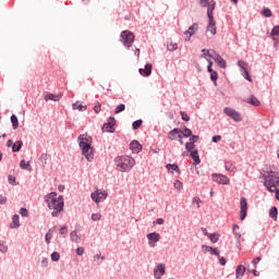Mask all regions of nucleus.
<instances>
[{
    "label": "nucleus",
    "mask_w": 279,
    "mask_h": 279,
    "mask_svg": "<svg viewBox=\"0 0 279 279\" xmlns=\"http://www.w3.org/2000/svg\"><path fill=\"white\" fill-rule=\"evenodd\" d=\"M45 202L47 203L48 208L52 210L51 217H59L64 208L63 195H59L58 197V194L54 192L48 193L45 195Z\"/></svg>",
    "instance_id": "f257e3e1"
},
{
    "label": "nucleus",
    "mask_w": 279,
    "mask_h": 279,
    "mask_svg": "<svg viewBox=\"0 0 279 279\" xmlns=\"http://www.w3.org/2000/svg\"><path fill=\"white\" fill-rule=\"evenodd\" d=\"M278 171H272V169H269L264 173V186L270 192L275 193L277 191L278 185Z\"/></svg>",
    "instance_id": "f03ea898"
},
{
    "label": "nucleus",
    "mask_w": 279,
    "mask_h": 279,
    "mask_svg": "<svg viewBox=\"0 0 279 279\" xmlns=\"http://www.w3.org/2000/svg\"><path fill=\"white\" fill-rule=\"evenodd\" d=\"M116 166L119 171L128 172L131 171L136 163L132 156H117L114 159Z\"/></svg>",
    "instance_id": "7ed1b4c3"
},
{
    "label": "nucleus",
    "mask_w": 279,
    "mask_h": 279,
    "mask_svg": "<svg viewBox=\"0 0 279 279\" xmlns=\"http://www.w3.org/2000/svg\"><path fill=\"white\" fill-rule=\"evenodd\" d=\"M134 39H135V35H134V33H132V31H122L121 32L120 40H121L122 45H124V47H126L128 49H130V47H132Z\"/></svg>",
    "instance_id": "20e7f679"
},
{
    "label": "nucleus",
    "mask_w": 279,
    "mask_h": 279,
    "mask_svg": "<svg viewBox=\"0 0 279 279\" xmlns=\"http://www.w3.org/2000/svg\"><path fill=\"white\" fill-rule=\"evenodd\" d=\"M84 157L86 158V160L88 162H93V160L95 158V151H94V147H93V136H90L88 142H87L85 153H84Z\"/></svg>",
    "instance_id": "39448f33"
},
{
    "label": "nucleus",
    "mask_w": 279,
    "mask_h": 279,
    "mask_svg": "<svg viewBox=\"0 0 279 279\" xmlns=\"http://www.w3.org/2000/svg\"><path fill=\"white\" fill-rule=\"evenodd\" d=\"M93 202L96 204H100V202H105L108 197L107 191H101V189H97L94 193L90 194Z\"/></svg>",
    "instance_id": "423d86ee"
},
{
    "label": "nucleus",
    "mask_w": 279,
    "mask_h": 279,
    "mask_svg": "<svg viewBox=\"0 0 279 279\" xmlns=\"http://www.w3.org/2000/svg\"><path fill=\"white\" fill-rule=\"evenodd\" d=\"M117 121L114 117H109L107 123L102 125V132H108L109 134H114Z\"/></svg>",
    "instance_id": "0eeeda50"
},
{
    "label": "nucleus",
    "mask_w": 279,
    "mask_h": 279,
    "mask_svg": "<svg viewBox=\"0 0 279 279\" xmlns=\"http://www.w3.org/2000/svg\"><path fill=\"white\" fill-rule=\"evenodd\" d=\"M223 113L227 117H230V119H233V121H235L236 123H241L243 121L242 114H240V112H238L233 108H225Z\"/></svg>",
    "instance_id": "6e6552de"
},
{
    "label": "nucleus",
    "mask_w": 279,
    "mask_h": 279,
    "mask_svg": "<svg viewBox=\"0 0 279 279\" xmlns=\"http://www.w3.org/2000/svg\"><path fill=\"white\" fill-rule=\"evenodd\" d=\"M89 140H90L89 134H80V136H77L78 147L82 150L83 156L86 151V147H87Z\"/></svg>",
    "instance_id": "1a4fd4ad"
},
{
    "label": "nucleus",
    "mask_w": 279,
    "mask_h": 279,
    "mask_svg": "<svg viewBox=\"0 0 279 279\" xmlns=\"http://www.w3.org/2000/svg\"><path fill=\"white\" fill-rule=\"evenodd\" d=\"M199 29V24L198 22H193L191 26H189L187 31H185V37L186 40H191L192 36H195Z\"/></svg>",
    "instance_id": "9d476101"
},
{
    "label": "nucleus",
    "mask_w": 279,
    "mask_h": 279,
    "mask_svg": "<svg viewBox=\"0 0 279 279\" xmlns=\"http://www.w3.org/2000/svg\"><path fill=\"white\" fill-rule=\"evenodd\" d=\"M241 210H240V219L241 221H244L247 217V199L246 197H241Z\"/></svg>",
    "instance_id": "9b49d317"
},
{
    "label": "nucleus",
    "mask_w": 279,
    "mask_h": 279,
    "mask_svg": "<svg viewBox=\"0 0 279 279\" xmlns=\"http://www.w3.org/2000/svg\"><path fill=\"white\" fill-rule=\"evenodd\" d=\"M147 239H148V245L150 247H156V243L160 241V234L158 232H149L147 234Z\"/></svg>",
    "instance_id": "f8f14e48"
},
{
    "label": "nucleus",
    "mask_w": 279,
    "mask_h": 279,
    "mask_svg": "<svg viewBox=\"0 0 279 279\" xmlns=\"http://www.w3.org/2000/svg\"><path fill=\"white\" fill-rule=\"evenodd\" d=\"M213 180L218 184H230L229 178H227V175H222L221 173H213Z\"/></svg>",
    "instance_id": "ddd939ff"
},
{
    "label": "nucleus",
    "mask_w": 279,
    "mask_h": 279,
    "mask_svg": "<svg viewBox=\"0 0 279 279\" xmlns=\"http://www.w3.org/2000/svg\"><path fill=\"white\" fill-rule=\"evenodd\" d=\"M213 60L220 66V69H227V62L219 56V53L216 52V50H213Z\"/></svg>",
    "instance_id": "4468645a"
},
{
    "label": "nucleus",
    "mask_w": 279,
    "mask_h": 279,
    "mask_svg": "<svg viewBox=\"0 0 279 279\" xmlns=\"http://www.w3.org/2000/svg\"><path fill=\"white\" fill-rule=\"evenodd\" d=\"M207 32H210V34L213 36H216V34H217V22H216L214 15H213V17H210V20H208Z\"/></svg>",
    "instance_id": "2eb2a0df"
},
{
    "label": "nucleus",
    "mask_w": 279,
    "mask_h": 279,
    "mask_svg": "<svg viewBox=\"0 0 279 279\" xmlns=\"http://www.w3.org/2000/svg\"><path fill=\"white\" fill-rule=\"evenodd\" d=\"M190 153V157L192 158V160L194 161V165H201V158L198 155V149H196V147H194L193 149L189 150Z\"/></svg>",
    "instance_id": "dca6fc26"
},
{
    "label": "nucleus",
    "mask_w": 279,
    "mask_h": 279,
    "mask_svg": "<svg viewBox=\"0 0 279 279\" xmlns=\"http://www.w3.org/2000/svg\"><path fill=\"white\" fill-rule=\"evenodd\" d=\"M130 149L133 154H140V151H142V149H143V145H141V143H138V141H132L130 143Z\"/></svg>",
    "instance_id": "f3484780"
},
{
    "label": "nucleus",
    "mask_w": 279,
    "mask_h": 279,
    "mask_svg": "<svg viewBox=\"0 0 279 279\" xmlns=\"http://www.w3.org/2000/svg\"><path fill=\"white\" fill-rule=\"evenodd\" d=\"M215 10H216V0H208V4H207L208 19H213Z\"/></svg>",
    "instance_id": "a211bd4d"
},
{
    "label": "nucleus",
    "mask_w": 279,
    "mask_h": 279,
    "mask_svg": "<svg viewBox=\"0 0 279 279\" xmlns=\"http://www.w3.org/2000/svg\"><path fill=\"white\" fill-rule=\"evenodd\" d=\"M198 138H199V136H193V134H191V138H190L189 143H185L186 151L192 150V149H194V147H196L195 143H197Z\"/></svg>",
    "instance_id": "6ab92c4d"
},
{
    "label": "nucleus",
    "mask_w": 279,
    "mask_h": 279,
    "mask_svg": "<svg viewBox=\"0 0 279 279\" xmlns=\"http://www.w3.org/2000/svg\"><path fill=\"white\" fill-rule=\"evenodd\" d=\"M153 64H145L144 69H140V75L143 77H149L151 75Z\"/></svg>",
    "instance_id": "aec40b11"
},
{
    "label": "nucleus",
    "mask_w": 279,
    "mask_h": 279,
    "mask_svg": "<svg viewBox=\"0 0 279 279\" xmlns=\"http://www.w3.org/2000/svg\"><path fill=\"white\" fill-rule=\"evenodd\" d=\"M62 99V95H53L52 93H48L45 96V101H60Z\"/></svg>",
    "instance_id": "412c9836"
},
{
    "label": "nucleus",
    "mask_w": 279,
    "mask_h": 279,
    "mask_svg": "<svg viewBox=\"0 0 279 279\" xmlns=\"http://www.w3.org/2000/svg\"><path fill=\"white\" fill-rule=\"evenodd\" d=\"M179 132H181V130L179 128H174L168 133V138L170 141H177Z\"/></svg>",
    "instance_id": "4be33fe9"
},
{
    "label": "nucleus",
    "mask_w": 279,
    "mask_h": 279,
    "mask_svg": "<svg viewBox=\"0 0 279 279\" xmlns=\"http://www.w3.org/2000/svg\"><path fill=\"white\" fill-rule=\"evenodd\" d=\"M70 240L72 243H81V236L77 234V230H72V232H70Z\"/></svg>",
    "instance_id": "5701e85b"
},
{
    "label": "nucleus",
    "mask_w": 279,
    "mask_h": 279,
    "mask_svg": "<svg viewBox=\"0 0 279 279\" xmlns=\"http://www.w3.org/2000/svg\"><path fill=\"white\" fill-rule=\"evenodd\" d=\"M202 58H204L208 62L209 58H214V50L210 53V50H208V48H203L202 49Z\"/></svg>",
    "instance_id": "b1692460"
},
{
    "label": "nucleus",
    "mask_w": 279,
    "mask_h": 279,
    "mask_svg": "<svg viewBox=\"0 0 279 279\" xmlns=\"http://www.w3.org/2000/svg\"><path fill=\"white\" fill-rule=\"evenodd\" d=\"M233 234L235 236L236 242L240 243L242 234L240 232V226H238L236 223L233 226Z\"/></svg>",
    "instance_id": "393cba45"
},
{
    "label": "nucleus",
    "mask_w": 279,
    "mask_h": 279,
    "mask_svg": "<svg viewBox=\"0 0 279 279\" xmlns=\"http://www.w3.org/2000/svg\"><path fill=\"white\" fill-rule=\"evenodd\" d=\"M20 226L21 223L19 215H13L10 228H20Z\"/></svg>",
    "instance_id": "a878e982"
},
{
    "label": "nucleus",
    "mask_w": 279,
    "mask_h": 279,
    "mask_svg": "<svg viewBox=\"0 0 279 279\" xmlns=\"http://www.w3.org/2000/svg\"><path fill=\"white\" fill-rule=\"evenodd\" d=\"M20 168L24 169L26 171H33V167H32L31 162H26V160H21Z\"/></svg>",
    "instance_id": "bb28decb"
},
{
    "label": "nucleus",
    "mask_w": 279,
    "mask_h": 279,
    "mask_svg": "<svg viewBox=\"0 0 279 279\" xmlns=\"http://www.w3.org/2000/svg\"><path fill=\"white\" fill-rule=\"evenodd\" d=\"M269 217H270L271 219H274L275 221H277V219H278V208H277V206H272V207L270 208Z\"/></svg>",
    "instance_id": "cd10ccee"
},
{
    "label": "nucleus",
    "mask_w": 279,
    "mask_h": 279,
    "mask_svg": "<svg viewBox=\"0 0 279 279\" xmlns=\"http://www.w3.org/2000/svg\"><path fill=\"white\" fill-rule=\"evenodd\" d=\"M22 147H23V141H16V143H14L12 147L13 154L21 151Z\"/></svg>",
    "instance_id": "c85d7f7f"
},
{
    "label": "nucleus",
    "mask_w": 279,
    "mask_h": 279,
    "mask_svg": "<svg viewBox=\"0 0 279 279\" xmlns=\"http://www.w3.org/2000/svg\"><path fill=\"white\" fill-rule=\"evenodd\" d=\"M9 252V245L7 244V241H0V254H8Z\"/></svg>",
    "instance_id": "c756f323"
},
{
    "label": "nucleus",
    "mask_w": 279,
    "mask_h": 279,
    "mask_svg": "<svg viewBox=\"0 0 279 279\" xmlns=\"http://www.w3.org/2000/svg\"><path fill=\"white\" fill-rule=\"evenodd\" d=\"M155 269H157L158 276H160V279H162V276H165V274H166L165 265L159 264V265H157V267H155Z\"/></svg>",
    "instance_id": "7c9ffc66"
},
{
    "label": "nucleus",
    "mask_w": 279,
    "mask_h": 279,
    "mask_svg": "<svg viewBox=\"0 0 279 279\" xmlns=\"http://www.w3.org/2000/svg\"><path fill=\"white\" fill-rule=\"evenodd\" d=\"M262 14H263V16H265L266 19H271V16H272V11H271V9H269V7H265V9L262 10Z\"/></svg>",
    "instance_id": "2f4dec72"
},
{
    "label": "nucleus",
    "mask_w": 279,
    "mask_h": 279,
    "mask_svg": "<svg viewBox=\"0 0 279 279\" xmlns=\"http://www.w3.org/2000/svg\"><path fill=\"white\" fill-rule=\"evenodd\" d=\"M245 271H246V268L244 267V265H238L236 278H239L240 276H244Z\"/></svg>",
    "instance_id": "473e14b6"
},
{
    "label": "nucleus",
    "mask_w": 279,
    "mask_h": 279,
    "mask_svg": "<svg viewBox=\"0 0 279 279\" xmlns=\"http://www.w3.org/2000/svg\"><path fill=\"white\" fill-rule=\"evenodd\" d=\"M11 123H12L13 130H17V128H19V119H17L16 114H12L11 116Z\"/></svg>",
    "instance_id": "72a5a7b5"
},
{
    "label": "nucleus",
    "mask_w": 279,
    "mask_h": 279,
    "mask_svg": "<svg viewBox=\"0 0 279 279\" xmlns=\"http://www.w3.org/2000/svg\"><path fill=\"white\" fill-rule=\"evenodd\" d=\"M166 168H167L168 171H170L171 173H174V171H177L178 173H180L179 165H167Z\"/></svg>",
    "instance_id": "f704fd0d"
},
{
    "label": "nucleus",
    "mask_w": 279,
    "mask_h": 279,
    "mask_svg": "<svg viewBox=\"0 0 279 279\" xmlns=\"http://www.w3.org/2000/svg\"><path fill=\"white\" fill-rule=\"evenodd\" d=\"M247 104H251L252 106H255V107L260 106V101H258L257 97H254V96L247 99Z\"/></svg>",
    "instance_id": "c9c22d12"
},
{
    "label": "nucleus",
    "mask_w": 279,
    "mask_h": 279,
    "mask_svg": "<svg viewBox=\"0 0 279 279\" xmlns=\"http://www.w3.org/2000/svg\"><path fill=\"white\" fill-rule=\"evenodd\" d=\"M73 110H78L80 112H84V110H87V108L85 106H83L82 104H73L72 105Z\"/></svg>",
    "instance_id": "e433bc0d"
},
{
    "label": "nucleus",
    "mask_w": 279,
    "mask_h": 279,
    "mask_svg": "<svg viewBox=\"0 0 279 279\" xmlns=\"http://www.w3.org/2000/svg\"><path fill=\"white\" fill-rule=\"evenodd\" d=\"M168 51H177L178 49V44L177 41H170V44L167 45Z\"/></svg>",
    "instance_id": "4c0bfd02"
},
{
    "label": "nucleus",
    "mask_w": 279,
    "mask_h": 279,
    "mask_svg": "<svg viewBox=\"0 0 279 279\" xmlns=\"http://www.w3.org/2000/svg\"><path fill=\"white\" fill-rule=\"evenodd\" d=\"M210 80H211V82H214V85L217 86L218 73H217V71H214V69H211Z\"/></svg>",
    "instance_id": "58836bf2"
},
{
    "label": "nucleus",
    "mask_w": 279,
    "mask_h": 279,
    "mask_svg": "<svg viewBox=\"0 0 279 279\" xmlns=\"http://www.w3.org/2000/svg\"><path fill=\"white\" fill-rule=\"evenodd\" d=\"M208 238L211 241V243H217L219 241V234H217V232L209 234Z\"/></svg>",
    "instance_id": "ea45409f"
},
{
    "label": "nucleus",
    "mask_w": 279,
    "mask_h": 279,
    "mask_svg": "<svg viewBox=\"0 0 279 279\" xmlns=\"http://www.w3.org/2000/svg\"><path fill=\"white\" fill-rule=\"evenodd\" d=\"M124 110H125V104H120L119 106H117L114 110V114H120L121 112H124Z\"/></svg>",
    "instance_id": "a19ab883"
},
{
    "label": "nucleus",
    "mask_w": 279,
    "mask_h": 279,
    "mask_svg": "<svg viewBox=\"0 0 279 279\" xmlns=\"http://www.w3.org/2000/svg\"><path fill=\"white\" fill-rule=\"evenodd\" d=\"M182 134L185 138H191L193 132L192 130H190L189 128H184V130L182 131Z\"/></svg>",
    "instance_id": "79ce46f5"
},
{
    "label": "nucleus",
    "mask_w": 279,
    "mask_h": 279,
    "mask_svg": "<svg viewBox=\"0 0 279 279\" xmlns=\"http://www.w3.org/2000/svg\"><path fill=\"white\" fill-rule=\"evenodd\" d=\"M238 66L241 69V71L243 72V75H245V69L247 66L246 62H244L243 60H239L238 62Z\"/></svg>",
    "instance_id": "37998d69"
},
{
    "label": "nucleus",
    "mask_w": 279,
    "mask_h": 279,
    "mask_svg": "<svg viewBox=\"0 0 279 279\" xmlns=\"http://www.w3.org/2000/svg\"><path fill=\"white\" fill-rule=\"evenodd\" d=\"M61 256L59 252H52L51 254V260H53V263H58V260H60Z\"/></svg>",
    "instance_id": "c03bdc74"
},
{
    "label": "nucleus",
    "mask_w": 279,
    "mask_h": 279,
    "mask_svg": "<svg viewBox=\"0 0 279 279\" xmlns=\"http://www.w3.org/2000/svg\"><path fill=\"white\" fill-rule=\"evenodd\" d=\"M48 154H41L40 158H39V162H41L43 166L47 165L48 161Z\"/></svg>",
    "instance_id": "a18cd8bd"
},
{
    "label": "nucleus",
    "mask_w": 279,
    "mask_h": 279,
    "mask_svg": "<svg viewBox=\"0 0 279 279\" xmlns=\"http://www.w3.org/2000/svg\"><path fill=\"white\" fill-rule=\"evenodd\" d=\"M101 218H102L101 213H94V214L92 215V220H93V221H100Z\"/></svg>",
    "instance_id": "49530a36"
},
{
    "label": "nucleus",
    "mask_w": 279,
    "mask_h": 279,
    "mask_svg": "<svg viewBox=\"0 0 279 279\" xmlns=\"http://www.w3.org/2000/svg\"><path fill=\"white\" fill-rule=\"evenodd\" d=\"M141 125H143L142 119H138L137 121H133V130H140Z\"/></svg>",
    "instance_id": "de8ad7c7"
},
{
    "label": "nucleus",
    "mask_w": 279,
    "mask_h": 279,
    "mask_svg": "<svg viewBox=\"0 0 279 279\" xmlns=\"http://www.w3.org/2000/svg\"><path fill=\"white\" fill-rule=\"evenodd\" d=\"M213 64H214V62H213L211 58H209V59H208L207 71H208V73L210 74V76L213 75Z\"/></svg>",
    "instance_id": "09e8293b"
},
{
    "label": "nucleus",
    "mask_w": 279,
    "mask_h": 279,
    "mask_svg": "<svg viewBox=\"0 0 279 279\" xmlns=\"http://www.w3.org/2000/svg\"><path fill=\"white\" fill-rule=\"evenodd\" d=\"M271 36H279V24H277V26H272Z\"/></svg>",
    "instance_id": "8fccbe9b"
},
{
    "label": "nucleus",
    "mask_w": 279,
    "mask_h": 279,
    "mask_svg": "<svg viewBox=\"0 0 279 279\" xmlns=\"http://www.w3.org/2000/svg\"><path fill=\"white\" fill-rule=\"evenodd\" d=\"M40 265H41L43 268L48 267V265H49V258H47V257L41 258Z\"/></svg>",
    "instance_id": "3c124183"
},
{
    "label": "nucleus",
    "mask_w": 279,
    "mask_h": 279,
    "mask_svg": "<svg viewBox=\"0 0 279 279\" xmlns=\"http://www.w3.org/2000/svg\"><path fill=\"white\" fill-rule=\"evenodd\" d=\"M235 167H233L232 162H226V170L233 172Z\"/></svg>",
    "instance_id": "603ef678"
},
{
    "label": "nucleus",
    "mask_w": 279,
    "mask_h": 279,
    "mask_svg": "<svg viewBox=\"0 0 279 279\" xmlns=\"http://www.w3.org/2000/svg\"><path fill=\"white\" fill-rule=\"evenodd\" d=\"M174 189H177L178 191H181V189H183V184L182 182H180V180H175Z\"/></svg>",
    "instance_id": "864d4df0"
},
{
    "label": "nucleus",
    "mask_w": 279,
    "mask_h": 279,
    "mask_svg": "<svg viewBox=\"0 0 279 279\" xmlns=\"http://www.w3.org/2000/svg\"><path fill=\"white\" fill-rule=\"evenodd\" d=\"M68 232H69L68 226H61V228L59 230V233L60 234H68Z\"/></svg>",
    "instance_id": "5fc2aeb1"
},
{
    "label": "nucleus",
    "mask_w": 279,
    "mask_h": 279,
    "mask_svg": "<svg viewBox=\"0 0 279 279\" xmlns=\"http://www.w3.org/2000/svg\"><path fill=\"white\" fill-rule=\"evenodd\" d=\"M244 77H245V80H247V82H252V77L247 71V66H245V69H244Z\"/></svg>",
    "instance_id": "6e6d98bb"
},
{
    "label": "nucleus",
    "mask_w": 279,
    "mask_h": 279,
    "mask_svg": "<svg viewBox=\"0 0 279 279\" xmlns=\"http://www.w3.org/2000/svg\"><path fill=\"white\" fill-rule=\"evenodd\" d=\"M20 215H22V217H28L29 213L27 208H20Z\"/></svg>",
    "instance_id": "4d7b16f0"
},
{
    "label": "nucleus",
    "mask_w": 279,
    "mask_h": 279,
    "mask_svg": "<svg viewBox=\"0 0 279 279\" xmlns=\"http://www.w3.org/2000/svg\"><path fill=\"white\" fill-rule=\"evenodd\" d=\"M201 8H208L209 0H198Z\"/></svg>",
    "instance_id": "13d9d810"
},
{
    "label": "nucleus",
    "mask_w": 279,
    "mask_h": 279,
    "mask_svg": "<svg viewBox=\"0 0 279 279\" xmlns=\"http://www.w3.org/2000/svg\"><path fill=\"white\" fill-rule=\"evenodd\" d=\"M276 199L279 201V173L277 178V187H276V194H275Z\"/></svg>",
    "instance_id": "bf43d9fd"
},
{
    "label": "nucleus",
    "mask_w": 279,
    "mask_h": 279,
    "mask_svg": "<svg viewBox=\"0 0 279 279\" xmlns=\"http://www.w3.org/2000/svg\"><path fill=\"white\" fill-rule=\"evenodd\" d=\"M52 234H50V231L47 232L45 235L46 243L49 245L51 243Z\"/></svg>",
    "instance_id": "052dcab7"
},
{
    "label": "nucleus",
    "mask_w": 279,
    "mask_h": 279,
    "mask_svg": "<svg viewBox=\"0 0 279 279\" xmlns=\"http://www.w3.org/2000/svg\"><path fill=\"white\" fill-rule=\"evenodd\" d=\"M211 254H214L215 256L220 258V252H219V250L217 247H211Z\"/></svg>",
    "instance_id": "680f3d73"
},
{
    "label": "nucleus",
    "mask_w": 279,
    "mask_h": 279,
    "mask_svg": "<svg viewBox=\"0 0 279 279\" xmlns=\"http://www.w3.org/2000/svg\"><path fill=\"white\" fill-rule=\"evenodd\" d=\"M84 253H85V247H77L76 250L77 256H83Z\"/></svg>",
    "instance_id": "e2e57ef3"
},
{
    "label": "nucleus",
    "mask_w": 279,
    "mask_h": 279,
    "mask_svg": "<svg viewBox=\"0 0 279 279\" xmlns=\"http://www.w3.org/2000/svg\"><path fill=\"white\" fill-rule=\"evenodd\" d=\"M181 117H182L183 121H186V122L190 121V117H189V114L186 112H181Z\"/></svg>",
    "instance_id": "0e129e2a"
},
{
    "label": "nucleus",
    "mask_w": 279,
    "mask_h": 279,
    "mask_svg": "<svg viewBox=\"0 0 279 279\" xmlns=\"http://www.w3.org/2000/svg\"><path fill=\"white\" fill-rule=\"evenodd\" d=\"M219 263L222 266L227 265V258H225V256H220V254H219Z\"/></svg>",
    "instance_id": "69168bd1"
},
{
    "label": "nucleus",
    "mask_w": 279,
    "mask_h": 279,
    "mask_svg": "<svg viewBox=\"0 0 279 279\" xmlns=\"http://www.w3.org/2000/svg\"><path fill=\"white\" fill-rule=\"evenodd\" d=\"M94 111L98 114L99 112H101V104H97L96 106H94Z\"/></svg>",
    "instance_id": "338daca9"
},
{
    "label": "nucleus",
    "mask_w": 279,
    "mask_h": 279,
    "mask_svg": "<svg viewBox=\"0 0 279 279\" xmlns=\"http://www.w3.org/2000/svg\"><path fill=\"white\" fill-rule=\"evenodd\" d=\"M16 183V178L14 175H9V184H15Z\"/></svg>",
    "instance_id": "774afa93"
}]
</instances>
